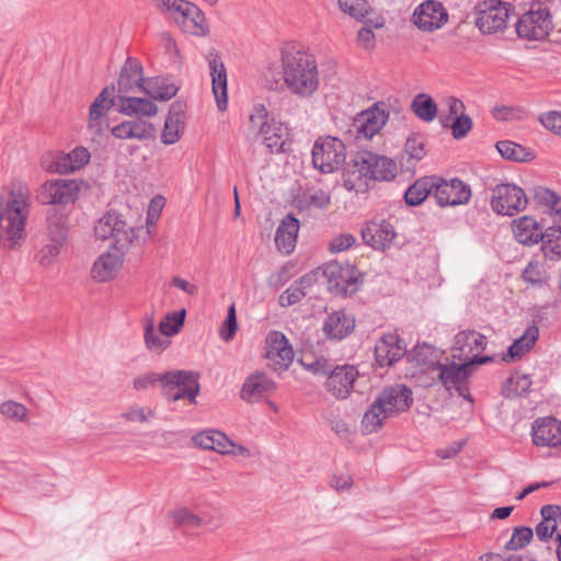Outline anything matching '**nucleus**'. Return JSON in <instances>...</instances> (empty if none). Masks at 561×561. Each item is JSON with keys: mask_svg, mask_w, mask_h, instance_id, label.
I'll return each instance as SVG.
<instances>
[{"mask_svg": "<svg viewBox=\"0 0 561 561\" xmlns=\"http://www.w3.org/2000/svg\"><path fill=\"white\" fill-rule=\"evenodd\" d=\"M31 192L23 181H14L0 193V248L14 250L26 237Z\"/></svg>", "mask_w": 561, "mask_h": 561, "instance_id": "obj_1", "label": "nucleus"}, {"mask_svg": "<svg viewBox=\"0 0 561 561\" xmlns=\"http://www.w3.org/2000/svg\"><path fill=\"white\" fill-rule=\"evenodd\" d=\"M282 78L287 90L299 99H311L321 77L314 56L302 47L286 44L280 49Z\"/></svg>", "mask_w": 561, "mask_h": 561, "instance_id": "obj_2", "label": "nucleus"}, {"mask_svg": "<svg viewBox=\"0 0 561 561\" xmlns=\"http://www.w3.org/2000/svg\"><path fill=\"white\" fill-rule=\"evenodd\" d=\"M154 5L172 19L185 33L197 37L209 34V26L203 11L186 0H152Z\"/></svg>", "mask_w": 561, "mask_h": 561, "instance_id": "obj_3", "label": "nucleus"}, {"mask_svg": "<svg viewBox=\"0 0 561 561\" xmlns=\"http://www.w3.org/2000/svg\"><path fill=\"white\" fill-rule=\"evenodd\" d=\"M250 124L262 137L263 144L274 152L284 151L289 139V131L286 125L275 118H268V111L263 104L253 106L250 114Z\"/></svg>", "mask_w": 561, "mask_h": 561, "instance_id": "obj_4", "label": "nucleus"}, {"mask_svg": "<svg viewBox=\"0 0 561 561\" xmlns=\"http://www.w3.org/2000/svg\"><path fill=\"white\" fill-rule=\"evenodd\" d=\"M94 233L100 240H112L111 248L122 252H127L135 239L134 228L116 211L102 216L94 226Z\"/></svg>", "mask_w": 561, "mask_h": 561, "instance_id": "obj_5", "label": "nucleus"}, {"mask_svg": "<svg viewBox=\"0 0 561 561\" xmlns=\"http://www.w3.org/2000/svg\"><path fill=\"white\" fill-rule=\"evenodd\" d=\"M83 181L76 179H51L36 190V199L43 205L66 206L73 204L80 196Z\"/></svg>", "mask_w": 561, "mask_h": 561, "instance_id": "obj_6", "label": "nucleus"}, {"mask_svg": "<svg viewBox=\"0 0 561 561\" xmlns=\"http://www.w3.org/2000/svg\"><path fill=\"white\" fill-rule=\"evenodd\" d=\"M434 374V378L442 383L447 392L457 393L459 397L472 401L468 386L472 370L468 369V364L455 363L446 358L445 362L439 363Z\"/></svg>", "mask_w": 561, "mask_h": 561, "instance_id": "obj_7", "label": "nucleus"}, {"mask_svg": "<svg viewBox=\"0 0 561 561\" xmlns=\"http://www.w3.org/2000/svg\"><path fill=\"white\" fill-rule=\"evenodd\" d=\"M345 159V145L336 137H320L313 145L312 164L322 173H332L339 170Z\"/></svg>", "mask_w": 561, "mask_h": 561, "instance_id": "obj_8", "label": "nucleus"}, {"mask_svg": "<svg viewBox=\"0 0 561 561\" xmlns=\"http://www.w3.org/2000/svg\"><path fill=\"white\" fill-rule=\"evenodd\" d=\"M552 27L551 14L547 8L538 5L524 13L516 23L519 37L529 41L546 38Z\"/></svg>", "mask_w": 561, "mask_h": 561, "instance_id": "obj_9", "label": "nucleus"}, {"mask_svg": "<svg viewBox=\"0 0 561 561\" xmlns=\"http://www.w3.org/2000/svg\"><path fill=\"white\" fill-rule=\"evenodd\" d=\"M527 196L515 184H500L492 190L491 207L503 216H514L527 206Z\"/></svg>", "mask_w": 561, "mask_h": 561, "instance_id": "obj_10", "label": "nucleus"}, {"mask_svg": "<svg viewBox=\"0 0 561 561\" xmlns=\"http://www.w3.org/2000/svg\"><path fill=\"white\" fill-rule=\"evenodd\" d=\"M323 274L328 278L330 290L337 295H352L358 288L360 275L355 266L347 262H330L325 265Z\"/></svg>", "mask_w": 561, "mask_h": 561, "instance_id": "obj_11", "label": "nucleus"}, {"mask_svg": "<svg viewBox=\"0 0 561 561\" xmlns=\"http://www.w3.org/2000/svg\"><path fill=\"white\" fill-rule=\"evenodd\" d=\"M508 8L499 0H486L479 4L476 25L483 34L503 31L507 25Z\"/></svg>", "mask_w": 561, "mask_h": 561, "instance_id": "obj_12", "label": "nucleus"}, {"mask_svg": "<svg viewBox=\"0 0 561 561\" xmlns=\"http://www.w3.org/2000/svg\"><path fill=\"white\" fill-rule=\"evenodd\" d=\"M264 358L275 371L286 370L294 359V351L284 333L271 331L265 337Z\"/></svg>", "mask_w": 561, "mask_h": 561, "instance_id": "obj_13", "label": "nucleus"}, {"mask_svg": "<svg viewBox=\"0 0 561 561\" xmlns=\"http://www.w3.org/2000/svg\"><path fill=\"white\" fill-rule=\"evenodd\" d=\"M356 165L365 179L369 180L390 181L397 174V164L392 159L369 151L356 157Z\"/></svg>", "mask_w": 561, "mask_h": 561, "instance_id": "obj_14", "label": "nucleus"}, {"mask_svg": "<svg viewBox=\"0 0 561 561\" xmlns=\"http://www.w3.org/2000/svg\"><path fill=\"white\" fill-rule=\"evenodd\" d=\"M471 190L459 179L449 181L436 176L434 198L440 207L463 205L469 202Z\"/></svg>", "mask_w": 561, "mask_h": 561, "instance_id": "obj_15", "label": "nucleus"}, {"mask_svg": "<svg viewBox=\"0 0 561 561\" xmlns=\"http://www.w3.org/2000/svg\"><path fill=\"white\" fill-rule=\"evenodd\" d=\"M359 373L353 365L344 364L333 366L327 378L324 387L327 391L336 400H345L354 390V383Z\"/></svg>", "mask_w": 561, "mask_h": 561, "instance_id": "obj_16", "label": "nucleus"}, {"mask_svg": "<svg viewBox=\"0 0 561 561\" xmlns=\"http://www.w3.org/2000/svg\"><path fill=\"white\" fill-rule=\"evenodd\" d=\"M170 374H178V377L165 382L164 389H162L163 394L173 402L187 399L195 403L199 392L197 375L188 370H171Z\"/></svg>", "mask_w": 561, "mask_h": 561, "instance_id": "obj_17", "label": "nucleus"}, {"mask_svg": "<svg viewBox=\"0 0 561 561\" xmlns=\"http://www.w3.org/2000/svg\"><path fill=\"white\" fill-rule=\"evenodd\" d=\"M205 58L211 77V89L216 105L220 112H225L228 107L226 66L220 54L215 48H211Z\"/></svg>", "mask_w": 561, "mask_h": 561, "instance_id": "obj_18", "label": "nucleus"}, {"mask_svg": "<svg viewBox=\"0 0 561 561\" xmlns=\"http://www.w3.org/2000/svg\"><path fill=\"white\" fill-rule=\"evenodd\" d=\"M126 253L111 248L100 254L91 266V279L98 284L114 280L123 268Z\"/></svg>", "mask_w": 561, "mask_h": 561, "instance_id": "obj_19", "label": "nucleus"}, {"mask_svg": "<svg viewBox=\"0 0 561 561\" xmlns=\"http://www.w3.org/2000/svg\"><path fill=\"white\" fill-rule=\"evenodd\" d=\"M448 21L445 7L436 0L422 2L413 13L414 24L422 31L433 32L442 28Z\"/></svg>", "mask_w": 561, "mask_h": 561, "instance_id": "obj_20", "label": "nucleus"}, {"mask_svg": "<svg viewBox=\"0 0 561 561\" xmlns=\"http://www.w3.org/2000/svg\"><path fill=\"white\" fill-rule=\"evenodd\" d=\"M138 92L146 93V82L141 64L131 57H128L121 69L117 80V98L131 95Z\"/></svg>", "mask_w": 561, "mask_h": 561, "instance_id": "obj_21", "label": "nucleus"}, {"mask_svg": "<svg viewBox=\"0 0 561 561\" xmlns=\"http://www.w3.org/2000/svg\"><path fill=\"white\" fill-rule=\"evenodd\" d=\"M486 336L476 330L458 332L454 339L453 357L467 362L471 356L480 354L486 347Z\"/></svg>", "mask_w": 561, "mask_h": 561, "instance_id": "obj_22", "label": "nucleus"}, {"mask_svg": "<svg viewBox=\"0 0 561 561\" xmlns=\"http://www.w3.org/2000/svg\"><path fill=\"white\" fill-rule=\"evenodd\" d=\"M392 417L408 411L413 403L412 390L402 383L383 388L377 396Z\"/></svg>", "mask_w": 561, "mask_h": 561, "instance_id": "obj_23", "label": "nucleus"}, {"mask_svg": "<svg viewBox=\"0 0 561 561\" xmlns=\"http://www.w3.org/2000/svg\"><path fill=\"white\" fill-rule=\"evenodd\" d=\"M276 390L275 381L263 371L249 375L241 388V398L247 402H259Z\"/></svg>", "mask_w": 561, "mask_h": 561, "instance_id": "obj_24", "label": "nucleus"}, {"mask_svg": "<svg viewBox=\"0 0 561 561\" xmlns=\"http://www.w3.org/2000/svg\"><path fill=\"white\" fill-rule=\"evenodd\" d=\"M407 355V345L398 334H385L375 345V357L380 366H391Z\"/></svg>", "mask_w": 561, "mask_h": 561, "instance_id": "obj_25", "label": "nucleus"}, {"mask_svg": "<svg viewBox=\"0 0 561 561\" xmlns=\"http://www.w3.org/2000/svg\"><path fill=\"white\" fill-rule=\"evenodd\" d=\"M531 437L537 446H561V421L554 417L536 420L531 426Z\"/></svg>", "mask_w": 561, "mask_h": 561, "instance_id": "obj_26", "label": "nucleus"}, {"mask_svg": "<svg viewBox=\"0 0 561 561\" xmlns=\"http://www.w3.org/2000/svg\"><path fill=\"white\" fill-rule=\"evenodd\" d=\"M90 151L82 146L73 148L68 153H59L48 168L49 172L68 174L82 169L89 161Z\"/></svg>", "mask_w": 561, "mask_h": 561, "instance_id": "obj_27", "label": "nucleus"}, {"mask_svg": "<svg viewBox=\"0 0 561 561\" xmlns=\"http://www.w3.org/2000/svg\"><path fill=\"white\" fill-rule=\"evenodd\" d=\"M363 240L376 250H386L392 244L396 232L386 220L370 221L362 230Z\"/></svg>", "mask_w": 561, "mask_h": 561, "instance_id": "obj_28", "label": "nucleus"}, {"mask_svg": "<svg viewBox=\"0 0 561 561\" xmlns=\"http://www.w3.org/2000/svg\"><path fill=\"white\" fill-rule=\"evenodd\" d=\"M115 87H105L95 98L89 111V129L99 134L102 129V118L114 105Z\"/></svg>", "mask_w": 561, "mask_h": 561, "instance_id": "obj_29", "label": "nucleus"}, {"mask_svg": "<svg viewBox=\"0 0 561 561\" xmlns=\"http://www.w3.org/2000/svg\"><path fill=\"white\" fill-rule=\"evenodd\" d=\"M68 236V217L58 209H49L46 215V228L39 239L66 245Z\"/></svg>", "mask_w": 561, "mask_h": 561, "instance_id": "obj_30", "label": "nucleus"}, {"mask_svg": "<svg viewBox=\"0 0 561 561\" xmlns=\"http://www.w3.org/2000/svg\"><path fill=\"white\" fill-rule=\"evenodd\" d=\"M355 320L343 310L334 311L324 320L322 330L331 340H342L354 329Z\"/></svg>", "mask_w": 561, "mask_h": 561, "instance_id": "obj_31", "label": "nucleus"}, {"mask_svg": "<svg viewBox=\"0 0 561 561\" xmlns=\"http://www.w3.org/2000/svg\"><path fill=\"white\" fill-rule=\"evenodd\" d=\"M119 112L127 116H136L137 118L152 117L158 113L156 103L146 98L135 95H123L118 100Z\"/></svg>", "mask_w": 561, "mask_h": 561, "instance_id": "obj_32", "label": "nucleus"}, {"mask_svg": "<svg viewBox=\"0 0 561 561\" xmlns=\"http://www.w3.org/2000/svg\"><path fill=\"white\" fill-rule=\"evenodd\" d=\"M408 362L420 368L421 371L434 374L439 365L438 351L426 343L417 344L410 353H407Z\"/></svg>", "mask_w": 561, "mask_h": 561, "instance_id": "obj_33", "label": "nucleus"}, {"mask_svg": "<svg viewBox=\"0 0 561 561\" xmlns=\"http://www.w3.org/2000/svg\"><path fill=\"white\" fill-rule=\"evenodd\" d=\"M299 221L293 215H287L279 224L275 233V243L279 251L290 254L296 245Z\"/></svg>", "mask_w": 561, "mask_h": 561, "instance_id": "obj_34", "label": "nucleus"}, {"mask_svg": "<svg viewBox=\"0 0 561 561\" xmlns=\"http://www.w3.org/2000/svg\"><path fill=\"white\" fill-rule=\"evenodd\" d=\"M388 114L385 110L373 107L364 111L357 118V129L366 138L374 137L386 124Z\"/></svg>", "mask_w": 561, "mask_h": 561, "instance_id": "obj_35", "label": "nucleus"}, {"mask_svg": "<svg viewBox=\"0 0 561 561\" xmlns=\"http://www.w3.org/2000/svg\"><path fill=\"white\" fill-rule=\"evenodd\" d=\"M388 419H392V416L376 397L363 415L362 428L366 434L376 433L385 425Z\"/></svg>", "mask_w": 561, "mask_h": 561, "instance_id": "obj_36", "label": "nucleus"}, {"mask_svg": "<svg viewBox=\"0 0 561 561\" xmlns=\"http://www.w3.org/2000/svg\"><path fill=\"white\" fill-rule=\"evenodd\" d=\"M539 336V330L536 325L528 327L522 336L516 339L513 344L508 347L507 353L503 356V360L511 362L522 358L528 353Z\"/></svg>", "mask_w": 561, "mask_h": 561, "instance_id": "obj_37", "label": "nucleus"}, {"mask_svg": "<svg viewBox=\"0 0 561 561\" xmlns=\"http://www.w3.org/2000/svg\"><path fill=\"white\" fill-rule=\"evenodd\" d=\"M513 231L516 240L522 244H535L542 237L538 222L528 216L514 220Z\"/></svg>", "mask_w": 561, "mask_h": 561, "instance_id": "obj_38", "label": "nucleus"}, {"mask_svg": "<svg viewBox=\"0 0 561 561\" xmlns=\"http://www.w3.org/2000/svg\"><path fill=\"white\" fill-rule=\"evenodd\" d=\"M436 176H423L408 187L404 201L409 206L421 205L430 195L434 196Z\"/></svg>", "mask_w": 561, "mask_h": 561, "instance_id": "obj_39", "label": "nucleus"}, {"mask_svg": "<svg viewBox=\"0 0 561 561\" xmlns=\"http://www.w3.org/2000/svg\"><path fill=\"white\" fill-rule=\"evenodd\" d=\"M184 123L180 105L172 104L169 115L164 122L161 134V141L164 145H173L179 141L183 133Z\"/></svg>", "mask_w": 561, "mask_h": 561, "instance_id": "obj_40", "label": "nucleus"}, {"mask_svg": "<svg viewBox=\"0 0 561 561\" xmlns=\"http://www.w3.org/2000/svg\"><path fill=\"white\" fill-rule=\"evenodd\" d=\"M533 195L535 202L546 207V211L553 217V222L561 224V197L553 191L543 186L535 187Z\"/></svg>", "mask_w": 561, "mask_h": 561, "instance_id": "obj_41", "label": "nucleus"}, {"mask_svg": "<svg viewBox=\"0 0 561 561\" xmlns=\"http://www.w3.org/2000/svg\"><path fill=\"white\" fill-rule=\"evenodd\" d=\"M196 446L203 449L215 450L224 454L225 448L231 446V439L219 431H203L193 437Z\"/></svg>", "mask_w": 561, "mask_h": 561, "instance_id": "obj_42", "label": "nucleus"}, {"mask_svg": "<svg viewBox=\"0 0 561 561\" xmlns=\"http://www.w3.org/2000/svg\"><path fill=\"white\" fill-rule=\"evenodd\" d=\"M64 247L62 244L39 239L34 255L35 263L44 270H50L57 263Z\"/></svg>", "mask_w": 561, "mask_h": 561, "instance_id": "obj_43", "label": "nucleus"}, {"mask_svg": "<svg viewBox=\"0 0 561 561\" xmlns=\"http://www.w3.org/2000/svg\"><path fill=\"white\" fill-rule=\"evenodd\" d=\"M542 520L536 527V535L541 541H547L557 530V518L560 516V507L556 505H545L540 510Z\"/></svg>", "mask_w": 561, "mask_h": 561, "instance_id": "obj_44", "label": "nucleus"}, {"mask_svg": "<svg viewBox=\"0 0 561 561\" xmlns=\"http://www.w3.org/2000/svg\"><path fill=\"white\" fill-rule=\"evenodd\" d=\"M313 277L306 275L297 279L279 296V305L289 307L300 301L306 296V289L312 284Z\"/></svg>", "mask_w": 561, "mask_h": 561, "instance_id": "obj_45", "label": "nucleus"}, {"mask_svg": "<svg viewBox=\"0 0 561 561\" xmlns=\"http://www.w3.org/2000/svg\"><path fill=\"white\" fill-rule=\"evenodd\" d=\"M144 339L147 348L158 354L162 353L171 344L170 340L165 335H162L159 329L157 330L154 328L152 317L148 318L145 323Z\"/></svg>", "mask_w": 561, "mask_h": 561, "instance_id": "obj_46", "label": "nucleus"}, {"mask_svg": "<svg viewBox=\"0 0 561 561\" xmlns=\"http://www.w3.org/2000/svg\"><path fill=\"white\" fill-rule=\"evenodd\" d=\"M541 250L547 259L553 260L561 256V224L547 228L540 238Z\"/></svg>", "mask_w": 561, "mask_h": 561, "instance_id": "obj_47", "label": "nucleus"}, {"mask_svg": "<svg viewBox=\"0 0 561 561\" xmlns=\"http://www.w3.org/2000/svg\"><path fill=\"white\" fill-rule=\"evenodd\" d=\"M426 156L425 140L421 135H411L405 142L402 152V164L407 161V168L414 167L416 162Z\"/></svg>", "mask_w": 561, "mask_h": 561, "instance_id": "obj_48", "label": "nucleus"}, {"mask_svg": "<svg viewBox=\"0 0 561 561\" xmlns=\"http://www.w3.org/2000/svg\"><path fill=\"white\" fill-rule=\"evenodd\" d=\"M500 154L507 160L526 162L534 159V152L514 141L501 140L496 144Z\"/></svg>", "mask_w": 561, "mask_h": 561, "instance_id": "obj_49", "label": "nucleus"}, {"mask_svg": "<svg viewBox=\"0 0 561 561\" xmlns=\"http://www.w3.org/2000/svg\"><path fill=\"white\" fill-rule=\"evenodd\" d=\"M178 92V87L173 83H168L165 80L156 78L149 79L146 82V94L152 100L169 101Z\"/></svg>", "mask_w": 561, "mask_h": 561, "instance_id": "obj_50", "label": "nucleus"}, {"mask_svg": "<svg viewBox=\"0 0 561 561\" xmlns=\"http://www.w3.org/2000/svg\"><path fill=\"white\" fill-rule=\"evenodd\" d=\"M411 106L415 115L424 122H432L437 115L436 103L430 95L424 93L417 94L413 99Z\"/></svg>", "mask_w": 561, "mask_h": 561, "instance_id": "obj_51", "label": "nucleus"}, {"mask_svg": "<svg viewBox=\"0 0 561 561\" xmlns=\"http://www.w3.org/2000/svg\"><path fill=\"white\" fill-rule=\"evenodd\" d=\"M172 523L178 527L196 528L202 526L203 519L186 506H178L170 512Z\"/></svg>", "mask_w": 561, "mask_h": 561, "instance_id": "obj_52", "label": "nucleus"}, {"mask_svg": "<svg viewBox=\"0 0 561 561\" xmlns=\"http://www.w3.org/2000/svg\"><path fill=\"white\" fill-rule=\"evenodd\" d=\"M297 203L298 206L302 209H322L330 205L331 197L327 192L322 190L309 191L299 196Z\"/></svg>", "mask_w": 561, "mask_h": 561, "instance_id": "obj_53", "label": "nucleus"}, {"mask_svg": "<svg viewBox=\"0 0 561 561\" xmlns=\"http://www.w3.org/2000/svg\"><path fill=\"white\" fill-rule=\"evenodd\" d=\"M178 377V374H170V371L163 373V374H157V373H147L137 376L133 380V387L137 391L146 390L152 386H154L157 382H160L162 386V389H164L165 382L168 380H172V378Z\"/></svg>", "mask_w": 561, "mask_h": 561, "instance_id": "obj_54", "label": "nucleus"}, {"mask_svg": "<svg viewBox=\"0 0 561 561\" xmlns=\"http://www.w3.org/2000/svg\"><path fill=\"white\" fill-rule=\"evenodd\" d=\"M186 311L182 309L168 313L159 323V330L168 339L180 332L184 324Z\"/></svg>", "mask_w": 561, "mask_h": 561, "instance_id": "obj_55", "label": "nucleus"}, {"mask_svg": "<svg viewBox=\"0 0 561 561\" xmlns=\"http://www.w3.org/2000/svg\"><path fill=\"white\" fill-rule=\"evenodd\" d=\"M0 413L3 417L14 421L25 423L28 421V410L27 408L16 401L7 400L0 404Z\"/></svg>", "mask_w": 561, "mask_h": 561, "instance_id": "obj_56", "label": "nucleus"}, {"mask_svg": "<svg viewBox=\"0 0 561 561\" xmlns=\"http://www.w3.org/2000/svg\"><path fill=\"white\" fill-rule=\"evenodd\" d=\"M523 278L528 284L541 286L548 282L549 275L542 264L531 261L523 271Z\"/></svg>", "mask_w": 561, "mask_h": 561, "instance_id": "obj_57", "label": "nucleus"}, {"mask_svg": "<svg viewBox=\"0 0 561 561\" xmlns=\"http://www.w3.org/2000/svg\"><path fill=\"white\" fill-rule=\"evenodd\" d=\"M364 174L360 172V168L356 165V158L352 165L343 172L342 184L347 191L358 192L364 184Z\"/></svg>", "mask_w": 561, "mask_h": 561, "instance_id": "obj_58", "label": "nucleus"}, {"mask_svg": "<svg viewBox=\"0 0 561 561\" xmlns=\"http://www.w3.org/2000/svg\"><path fill=\"white\" fill-rule=\"evenodd\" d=\"M337 4L342 12L355 20L365 18L369 9L366 0H337Z\"/></svg>", "mask_w": 561, "mask_h": 561, "instance_id": "obj_59", "label": "nucleus"}, {"mask_svg": "<svg viewBox=\"0 0 561 561\" xmlns=\"http://www.w3.org/2000/svg\"><path fill=\"white\" fill-rule=\"evenodd\" d=\"M534 537L533 529L526 526L516 527L511 539L505 543L507 550H518L530 542Z\"/></svg>", "mask_w": 561, "mask_h": 561, "instance_id": "obj_60", "label": "nucleus"}, {"mask_svg": "<svg viewBox=\"0 0 561 561\" xmlns=\"http://www.w3.org/2000/svg\"><path fill=\"white\" fill-rule=\"evenodd\" d=\"M134 139L147 140L156 135L154 126L146 119L137 118L128 121Z\"/></svg>", "mask_w": 561, "mask_h": 561, "instance_id": "obj_61", "label": "nucleus"}, {"mask_svg": "<svg viewBox=\"0 0 561 561\" xmlns=\"http://www.w3.org/2000/svg\"><path fill=\"white\" fill-rule=\"evenodd\" d=\"M237 329H238V323H237V316H236V307H234V304H232L228 308L227 317L220 328V331H219L220 337L225 342L231 341L236 334Z\"/></svg>", "mask_w": 561, "mask_h": 561, "instance_id": "obj_62", "label": "nucleus"}, {"mask_svg": "<svg viewBox=\"0 0 561 561\" xmlns=\"http://www.w3.org/2000/svg\"><path fill=\"white\" fill-rule=\"evenodd\" d=\"M123 419L131 423H146L153 416L151 409L131 405L123 414Z\"/></svg>", "mask_w": 561, "mask_h": 561, "instance_id": "obj_63", "label": "nucleus"}, {"mask_svg": "<svg viewBox=\"0 0 561 561\" xmlns=\"http://www.w3.org/2000/svg\"><path fill=\"white\" fill-rule=\"evenodd\" d=\"M472 128L471 118L463 114L454 118L451 134L455 139L463 138Z\"/></svg>", "mask_w": 561, "mask_h": 561, "instance_id": "obj_64", "label": "nucleus"}]
</instances>
